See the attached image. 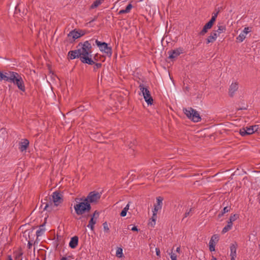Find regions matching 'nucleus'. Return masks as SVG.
I'll list each match as a JSON object with an SVG mask.
<instances>
[{
  "instance_id": "obj_34",
  "label": "nucleus",
  "mask_w": 260,
  "mask_h": 260,
  "mask_svg": "<svg viewBox=\"0 0 260 260\" xmlns=\"http://www.w3.org/2000/svg\"><path fill=\"white\" fill-rule=\"evenodd\" d=\"M99 212L97 211L96 210L94 212L93 214L91 216V217L95 218L97 219L99 217Z\"/></svg>"
},
{
  "instance_id": "obj_36",
  "label": "nucleus",
  "mask_w": 260,
  "mask_h": 260,
  "mask_svg": "<svg viewBox=\"0 0 260 260\" xmlns=\"http://www.w3.org/2000/svg\"><path fill=\"white\" fill-rule=\"evenodd\" d=\"M170 255L171 260H177V256L174 253L171 252V253H170Z\"/></svg>"
},
{
  "instance_id": "obj_22",
  "label": "nucleus",
  "mask_w": 260,
  "mask_h": 260,
  "mask_svg": "<svg viewBox=\"0 0 260 260\" xmlns=\"http://www.w3.org/2000/svg\"><path fill=\"white\" fill-rule=\"evenodd\" d=\"M233 226V223L231 221H228L227 225L222 230V233L224 234L230 231Z\"/></svg>"
},
{
  "instance_id": "obj_3",
  "label": "nucleus",
  "mask_w": 260,
  "mask_h": 260,
  "mask_svg": "<svg viewBox=\"0 0 260 260\" xmlns=\"http://www.w3.org/2000/svg\"><path fill=\"white\" fill-rule=\"evenodd\" d=\"M52 201L51 200L43 203L44 205V209L48 211H51L53 207L57 206L63 201L62 195L57 191H55L52 195Z\"/></svg>"
},
{
  "instance_id": "obj_13",
  "label": "nucleus",
  "mask_w": 260,
  "mask_h": 260,
  "mask_svg": "<svg viewBox=\"0 0 260 260\" xmlns=\"http://www.w3.org/2000/svg\"><path fill=\"white\" fill-rule=\"evenodd\" d=\"M68 55L71 59L80 58V59L81 60V54L80 53L78 48L76 50L70 51L68 52Z\"/></svg>"
},
{
  "instance_id": "obj_26",
  "label": "nucleus",
  "mask_w": 260,
  "mask_h": 260,
  "mask_svg": "<svg viewBox=\"0 0 260 260\" xmlns=\"http://www.w3.org/2000/svg\"><path fill=\"white\" fill-rule=\"evenodd\" d=\"M246 38V35L241 32L239 35L236 38V40L237 42H242L244 41V40Z\"/></svg>"
},
{
  "instance_id": "obj_53",
  "label": "nucleus",
  "mask_w": 260,
  "mask_h": 260,
  "mask_svg": "<svg viewBox=\"0 0 260 260\" xmlns=\"http://www.w3.org/2000/svg\"><path fill=\"white\" fill-rule=\"evenodd\" d=\"M122 210H123V211H124V212H125L126 213H127V211H128V210H127L126 209H124V208H123V209Z\"/></svg>"
},
{
  "instance_id": "obj_44",
  "label": "nucleus",
  "mask_w": 260,
  "mask_h": 260,
  "mask_svg": "<svg viewBox=\"0 0 260 260\" xmlns=\"http://www.w3.org/2000/svg\"><path fill=\"white\" fill-rule=\"evenodd\" d=\"M32 243L30 242V241H28L27 243V247L28 249H30L32 246Z\"/></svg>"
},
{
  "instance_id": "obj_48",
  "label": "nucleus",
  "mask_w": 260,
  "mask_h": 260,
  "mask_svg": "<svg viewBox=\"0 0 260 260\" xmlns=\"http://www.w3.org/2000/svg\"><path fill=\"white\" fill-rule=\"evenodd\" d=\"M223 214H224L222 212H221V213H220L218 215V218H220L221 217H222L223 215Z\"/></svg>"
},
{
  "instance_id": "obj_39",
  "label": "nucleus",
  "mask_w": 260,
  "mask_h": 260,
  "mask_svg": "<svg viewBox=\"0 0 260 260\" xmlns=\"http://www.w3.org/2000/svg\"><path fill=\"white\" fill-rule=\"evenodd\" d=\"M133 7V6L131 4H129L126 7L125 9H126V11H127L128 13L130 12L131 10L132 9Z\"/></svg>"
},
{
  "instance_id": "obj_40",
  "label": "nucleus",
  "mask_w": 260,
  "mask_h": 260,
  "mask_svg": "<svg viewBox=\"0 0 260 260\" xmlns=\"http://www.w3.org/2000/svg\"><path fill=\"white\" fill-rule=\"evenodd\" d=\"M155 251H156V254L157 256L160 257V252L159 249L158 248H156Z\"/></svg>"
},
{
  "instance_id": "obj_10",
  "label": "nucleus",
  "mask_w": 260,
  "mask_h": 260,
  "mask_svg": "<svg viewBox=\"0 0 260 260\" xmlns=\"http://www.w3.org/2000/svg\"><path fill=\"white\" fill-rule=\"evenodd\" d=\"M218 240L219 236L218 235L215 234L211 237L209 243V250L211 252L214 251L215 250V245Z\"/></svg>"
},
{
  "instance_id": "obj_4",
  "label": "nucleus",
  "mask_w": 260,
  "mask_h": 260,
  "mask_svg": "<svg viewBox=\"0 0 260 260\" xmlns=\"http://www.w3.org/2000/svg\"><path fill=\"white\" fill-rule=\"evenodd\" d=\"M77 200L82 201L74 205V208L75 212L77 215H81L86 212H89L90 211L91 209V205L87 201H85L84 198H76L75 201L77 202Z\"/></svg>"
},
{
  "instance_id": "obj_24",
  "label": "nucleus",
  "mask_w": 260,
  "mask_h": 260,
  "mask_svg": "<svg viewBox=\"0 0 260 260\" xmlns=\"http://www.w3.org/2000/svg\"><path fill=\"white\" fill-rule=\"evenodd\" d=\"M8 72H5V73H3L0 71V81H7V78L8 77Z\"/></svg>"
},
{
  "instance_id": "obj_37",
  "label": "nucleus",
  "mask_w": 260,
  "mask_h": 260,
  "mask_svg": "<svg viewBox=\"0 0 260 260\" xmlns=\"http://www.w3.org/2000/svg\"><path fill=\"white\" fill-rule=\"evenodd\" d=\"M230 207L226 206V207H224V208L223 209V210H222L221 212L223 214H225V213L228 212L229 211H230Z\"/></svg>"
},
{
  "instance_id": "obj_17",
  "label": "nucleus",
  "mask_w": 260,
  "mask_h": 260,
  "mask_svg": "<svg viewBox=\"0 0 260 260\" xmlns=\"http://www.w3.org/2000/svg\"><path fill=\"white\" fill-rule=\"evenodd\" d=\"M78 237L76 236H74L71 239L69 243V246L71 248H75L78 244Z\"/></svg>"
},
{
  "instance_id": "obj_50",
  "label": "nucleus",
  "mask_w": 260,
  "mask_h": 260,
  "mask_svg": "<svg viewBox=\"0 0 260 260\" xmlns=\"http://www.w3.org/2000/svg\"><path fill=\"white\" fill-rule=\"evenodd\" d=\"M216 17H217V14H215L214 15L212 16V18H214L215 20H216Z\"/></svg>"
},
{
  "instance_id": "obj_14",
  "label": "nucleus",
  "mask_w": 260,
  "mask_h": 260,
  "mask_svg": "<svg viewBox=\"0 0 260 260\" xmlns=\"http://www.w3.org/2000/svg\"><path fill=\"white\" fill-rule=\"evenodd\" d=\"M239 88L238 84L237 82L232 83L229 88V95L233 97Z\"/></svg>"
},
{
  "instance_id": "obj_35",
  "label": "nucleus",
  "mask_w": 260,
  "mask_h": 260,
  "mask_svg": "<svg viewBox=\"0 0 260 260\" xmlns=\"http://www.w3.org/2000/svg\"><path fill=\"white\" fill-rule=\"evenodd\" d=\"M250 29L249 27H245L244 30L242 31L243 34L246 35L248 32H250Z\"/></svg>"
},
{
  "instance_id": "obj_33",
  "label": "nucleus",
  "mask_w": 260,
  "mask_h": 260,
  "mask_svg": "<svg viewBox=\"0 0 260 260\" xmlns=\"http://www.w3.org/2000/svg\"><path fill=\"white\" fill-rule=\"evenodd\" d=\"M161 208V207H160V206H157L156 205H155L154 209H153V214H154V213H156L157 214V212L158 211V210L160 209Z\"/></svg>"
},
{
  "instance_id": "obj_31",
  "label": "nucleus",
  "mask_w": 260,
  "mask_h": 260,
  "mask_svg": "<svg viewBox=\"0 0 260 260\" xmlns=\"http://www.w3.org/2000/svg\"><path fill=\"white\" fill-rule=\"evenodd\" d=\"M192 210V208H190L189 209V210H186V211L185 212V214L184 215V216H183V218L182 220H184V219L185 218H186L187 216L192 215V213H191Z\"/></svg>"
},
{
  "instance_id": "obj_27",
  "label": "nucleus",
  "mask_w": 260,
  "mask_h": 260,
  "mask_svg": "<svg viewBox=\"0 0 260 260\" xmlns=\"http://www.w3.org/2000/svg\"><path fill=\"white\" fill-rule=\"evenodd\" d=\"M157 218V214L156 213L153 214L152 217L151 218V219L152 220V221L149 222V224L151 225V226L153 227L154 225L155 224V221Z\"/></svg>"
},
{
  "instance_id": "obj_49",
  "label": "nucleus",
  "mask_w": 260,
  "mask_h": 260,
  "mask_svg": "<svg viewBox=\"0 0 260 260\" xmlns=\"http://www.w3.org/2000/svg\"><path fill=\"white\" fill-rule=\"evenodd\" d=\"M8 260H13L12 257L11 255H8Z\"/></svg>"
},
{
  "instance_id": "obj_43",
  "label": "nucleus",
  "mask_w": 260,
  "mask_h": 260,
  "mask_svg": "<svg viewBox=\"0 0 260 260\" xmlns=\"http://www.w3.org/2000/svg\"><path fill=\"white\" fill-rule=\"evenodd\" d=\"M131 230L133 231H136L138 232L139 231L138 229L136 226H134L132 229Z\"/></svg>"
},
{
  "instance_id": "obj_25",
  "label": "nucleus",
  "mask_w": 260,
  "mask_h": 260,
  "mask_svg": "<svg viewBox=\"0 0 260 260\" xmlns=\"http://www.w3.org/2000/svg\"><path fill=\"white\" fill-rule=\"evenodd\" d=\"M225 30H226V28L224 26L219 25V26H218L217 30H215L214 32H216L218 36L220 34L225 31Z\"/></svg>"
},
{
  "instance_id": "obj_20",
  "label": "nucleus",
  "mask_w": 260,
  "mask_h": 260,
  "mask_svg": "<svg viewBox=\"0 0 260 260\" xmlns=\"http://www.w3.org/2000/svg\"><path fill=\"white\" fill-rule=\"evenodd\" d=\"M97 219L91 217L90 220L89 221V223L87 225V227L91 231H93L94 230V225L96 223Z\"/></svg>"
},
{
  "instance_id": "obj_8",
  "label": "nucleus",
  "mask_w": 260,
  "mask_h": 260,
  "mask_svg": "<svg viewBox=\"0 0 260 260\" xmlns=\"http://www.w3.org/2000/svg\"><path fill=\"white\" fill-rule=\"evenodd\" d=\"M101 194L100 193L93 191L89 193L88 196L84 198L85 201H87L89 204L96 203L100 199Z\"/></svg>"
},
{
  "instance_id": "obj_41",
  "label": "nucleus",
  "mask_w": 260,
  "mask_h": 260,
  "mask_svg": "<svg viewBox=\"0 0 260 260\" xmlns=\"http://www.w3.org/2000/svg\"><path fill=\"white\" fill-rule=\"evenodd\" d=\"M128 12L126 11V9H124V10H121L119 11L118 12V14H124V13H128Z\"/></svg>"
},
{
  "instance_id": "obj_18",
  "label": "nucleus",
  "mask_w": 260,
  "mask_h": 260,
  "mask_svg": "<svg viewBox=\"0 0 260 260\" xmlns=\"http://www.w3.org/2000/svg\"><path fill=\"white\" fill-rule=\"evenodd\" d=\"M213 26V24L210 23L209 22H208L203 27L202 30L199 32V35L200 36H204L206 34L208 31V30L210 29L212 26Z\"/></svg>"
},
{
  "instance_id": "obj_2",
  "label": "nucleus",
  "mask_w": 260,
  "mask_h": 260,
  "mask_svg": "<svg viewBox=\"0 0 260 260\" xmlns=\"http://www.w3.org/2000/svg\"><path fill=\"white\" fill-rule=\"evenodd\" d=\"M8 75L7 82L16 85L20 90L23 92L25 91L24 83L20 74L17 72L9 71Z\"/></svg>"
},
{
  "instance_id": "obj_6",
  "label": "nucleus",
  "mask_w": 260,
  "mask_h": 260,
  "mask_svg": "<svg viewBox=\"0 0 260 260\" xmlns=\"http://www.w3.org/2000/svg\"><path fill=\"white\" fill-rule=\"evenodd\" d=\"M139 88L142 93L145 102L148 105H152L153 103V99L151 96L150 92L148 89L145 87L142 84L139 85Z\"/></svg>"
},
{
  "instance_id": "obj_42",
  "label": "nucleus",
  "mask_w": 260,
  "mask_h": 260,
  "mask_svg": "<svg viewBox=\"0 0 260 260\" xmlns=\"http://www.w3.org/2000/svg\"><path fill=\"white\" fill-rule=\"evenodd\" d=\"M126 215V213L124 212L123 210H122V211L120 213V216L122 217H124Z\"/></svg>"
},
{
  "instance_id": "obj_21",
  "label": "nucleus",
  "mask_w": 260,
  "mask_h": 260,
  "mask_svg": "<svg viewBox=\"0 0 260 260\" xmlns=\"http://www.w3.org/2000/svg\"><path fill=\"white\" fill-rule=\"evenodd\" d=\"M104 0H95L93 4L90 6V9H93L98 7L102 4Z\"/></svg>"
},
{
  "instance_id": "obj_11",
  "label": "nucleus",
  "mask_w": 260,
  "mask_h": 260,
  "mask_svg": "<svg viewBox=\"0 0 260 260\" xmlns=\"http://www.w3.org/2000/svg\"><path fill=\"white\" fill-rule=\"evenodd\" d=\"M183 53V49L181 48H177L174 50L168 51L169 58L174 59L178 57L180 54Z\"/></svg>"
},
{
  "instance_id": "obj_47",
  "label": "nucleus",
  "mask_w": 260,
  "mask_h": 260,
  "mask_svg": "<svg viewBox=\"0 0 260 260\" xmlns=\"http://www.w3.org/2000/svg\"><path fill=\"white\" fill-rule=\"evenodd\" d=\"M129 207V203H128L124 208L126 209L127 210H128Z\"/></svg>"
},
{
  "instance_id": "obj_55",
  "label": "nucleus",
  "mask_w": 260,
  "mask_h": 260,
  "mask_svg": "<svg viewBox=\"0 0 260 260\" xmlns=\"http://www.w3.org/2000/svg\"><path fill=\"white\" fill-rule=\"evenodd\" d=\"M243 109V108H240V109H238V110H242Z\"/></svg>"
},
{
  "instance_id": "obj_7",
  "label": "nucleus",
  "mask_w": 260,
  "mask_h": 260,
  "mask_svg": "<svg viewBox=\"0 0 260 260\" xmlns=\"http://www.w3.org/2000/svg\"><path fill=\"white\" fill-rule=\"evenodd\" d=\"M95 43L98 46L101 52H104L109 57L112 55V48L109 47L107 43L106 42H101L98 40L95 41Z\"/></svg>"
},
{
  "instance_id": "obj_38",
  "label": "nucleus",
  "mask_w": 260,
  "mask_h": 260,
  "mask_svg": "<svg viewBox=\"0 0 260 260\" xmlns=\"http://www.w3.org/2000/svg\"><path fill=\"white\" fill-rule=\"evenodd\" d=\"M94 64V70H96L97 69L100 68L102 67V63H95L93 64Z\"/></svg>"
},
{
  "instance_id": "obj_12",
  "label": "nucleus",
  "mask_w": 260,
  "mask_h": 260,
  "mask_svg": "<svg viewBox=\"0 0 260 260\" xmlns=\"http://www.w3.org/2000/svg\"><path fill=\"white\" fill-rule=\"evenodd\" d=\"M238 245L236 242L232 243L230 245V256L231 257V260H235V258L237 256V248Z\"/></svg>"
},
{
  "instance_id": "obj_51",
  "label": "nucleus",
  "mask_w": 260,
  "mask_h": 260,
  "mask_svg": "<svg viewBox=\"0 0 260 260\" xmlns=\"http://www.w3.org/2000/svg\"><path fill=\"white\" fill-rule=\"evenodd\" d=\"M97 19V17H95L93 19H92L90 22L94 21Z\"/></svg>"
},
{
  "instance_id": "obj_1",
  "label": "nucleus",
  "mask_w": 260,
  "mask_h": 260,
  "mask_svg": "<svg viewBox=\"0 0 260 260\" xmlns=\"http://www.w3.org/2000/svg\"><path fill=\"white\" fill-rule=\"evenodd\" d=\"M93 39L89 41H86L83 43H80L77 46L81 54V61L84 63L92 65L94 61L91 58V53L92 52V45L90 43Z\"/></svg>"
},
{
  "instance_id": "obj_32",
  "label": "nucleus",
  "mask_w": 260,
  "mask_h": 260,
  "mask_svg": "<svg viewBox=\"0 0 260 260\" xmlns=\"http://www.w3.org/2000/svg\"><path fill=\"white\" fill-rule=\"evenodd\" d=\"M103 228H104V231L106 232H107V233L109 232V228L108 227V225L107 222H105L104 223H103Z\"/></svg>"
},
{
  "instance_id": "obj_16",
  "label": "nucleus",
  "mask_w": 260,
  "mask_h": 260,
  "mask_svg": "<svg viewBox=\"0 0 260 260\" xmlns=\"http://www.w3.org/2000/svg\"><path fill=\"white\" fill-rule=\"evenodd\" d=\"M218 35L216 32H212L210 35L206 39V44H208L210 43H213L216 41Z\"/></svg>"
},
{
  "instance_id": "obj_19",
  "label": "nucleus",
  "mask_w": 260,
  "mask_h": 260,
  "mask_svg": "<svg viewBox=\"0 0 260 260\" xmlns=\"http://www.w3.org/2000/svg\"><path fill=\"white\" fill-rule=\"evenodd\" d=\"M83 35V34H81L80 32L76 31L75 29L72 30L68 34L69 37H72L74 40L81 37Z\"/></svg>"
},
{
  "instance_id": "obj_28",
  "label": "nucleus",
  "mask_w": 260,
  "mask_h": 260,
  "mask_svg": "<svg viewBox=\"0 0 260 260\" xmlns=\"http://www.w3.org/2000/svg\"><path fill=\"white\" fill-rule=\"evenodd\" d=\"M116 255L119 258L123 256L122 249L121 247H118L116 249Z\"/></svg>"
},
{
  "instance_id": "obj_30",
  "label": "nucleus",
  "mask_w": 260,
  "mask_h": 260,
  "mask_svg": "<svg viewBox=\"0 0 260 260\" xmlns=\"http://www.w3.org/2000/svg\"><path fill=\"white\" fill-rule=\"evenodd\" d=\"M238 217V215L237 214H234L230 216L229 218V220L228 221H231V223H233V221H235L237 218Z\"/></svg>"
},
{
  "instance_id": "obj_23",
  "label": "nucleus",
  "mask_w": 260,
  "mask_h": 260,
  "mask_svg": "<svg viewBox=\"0 0 260 260\" xmlns=\"http://www.w3.org/2000/svg\"><path fill=\"white\" fill-rule=\"evenodd\" d=\"M44 225H45V223H43V224H42L40 226V229L38 230L37 231V232H36V235H37V236L38 237H39V236H42L43 235V234L44 233L45 229L43 228Z\"/></svg>"
},
{
  "instance_id": "obj_52",
  "label": "nucleus",
  "mask_w": 260,
  "mask_h": 260,
  "mask_svg": "<svg viewBox=\"0 0 260 260\" xmlns=\"http://www.w3.org/2000/svg\"><path fill=\"white\" fill-rule=\"evenodd\" d=\"M60 260H67V258L66 257H62Z\"/></svg>"
},
{
  "instance_id": "obj_5",
  "label": "nucleus",
  "mask_w": 260,
  "mask_h": 260,
  "mask_svg": "<svg viewBox=\"0 0 260 260\" xmlns=\"http://www.w3.org/2000/svg\"><path fill=\"white\" fill-rule=\"evenodd\" d=\"M183 111L186 116L189 119L194 122H198L201 120V117L197 111L190 107L187 109H183Z\"/></svg>"
},
{
  "instance_id": "obj_29",
  "label": "nucleus",
  "mask_w": 260,
  "mask_h": 260,
  "mask_svg": "<svg viewBox=\"0 0 260 260\" xmlns=\"http://www.w3.org/2000/svg\"><path fill=\"white\" fill-rule=\"evenodd\" d=\"M162 201L163 198L161 197H158L156 198V202H157V205H156L157 206L162 207Z\"/></svg>"
},
{
  "instance_id": "obj_9",
  "label": "nucleus",
  "mask_w": 260,
  "mask_h": 260,
  "mask_svg": "<svg viewBox=\"0 0 260 260\" xmlns=\"http://www.w3.org/2000/svg\"><path fill=\"white\" fill-rule=\"evenodd\" d=\"M257 129L258 125H252L249 127L246 126L241 128L239 133L242 136L244 137L253 134L255 132L257 131Z\"/></svg>"
},
{
  "instance_id": "obj_15",
  "label": "nucleus",
  "mask_w": 260,
  "mask_h": 260,
  "mask_svg": "<svg viewBox=\"0 0 260 260\" xmlns=\"http://www.w3.org/2000/svg\"><path fill=\"white\" fill-rule=\"evenodd\" d=\"M22 141H23L19 143V149L21 152L25 151L27 148L29 143V141L26 139H24L22 140Z\"/></svg>"
},
{
  "instance_id": "obj_45",
  "label": "nucleus",
  "mask_w": 260,
  "mask_h": 260,
  "mask_svg": "<svg viewBox=\"0 0 260 260\" xmlns=\"http://www.w3.org/2000/svg\"><path fill=\"white\" fill-rule=\"evenodd\" d=\"M215 20L214 18H211L209 22L213 25V23L215 22Z\"/></svg>"
},
{
  "instance_id": "obj_46",
  "label": "nucleus",
  "mask_w": 260,
  "mask_h": 260,
  "mask_svg": "<svg viewBox=\"0 0 260 260\" xmlns=\"http://www.w3.org/2000/svg\"><path fill=\"white\" fill-rule=\"evenodd\" d=\"M181 251L180 247H178L176 248V251L178 253H180Z\"/></svg>"
},
{
  "instance_id": "obj_54",
  "label": "nucleus",
  "mask_w": 260,
  "mask_h": 260,
  "mask_svg": "<svg viewBox=\"0 0 260 260\" xmlns=\"http://www.w3.org/2000/svg\"><path fill=\"white\" fill-rule=\"evenodd\" d=\"M211 260H217L216 258L215 257H214V256L212 257V258Z\"/></svg>"
}]
</instances>
